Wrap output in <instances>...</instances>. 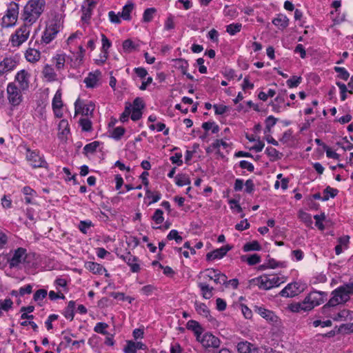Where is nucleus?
I'll list each match as a JSON object with an SVG mask.
<instances>
[{
  "instance_id": "obj_8",
  "label": "nucleus",
  "mask_w": 353,
  "mask_h": 353,
  "mask_svg": "<svg viewBox=\"0 0 353 353\" xmlns=\"http://www.w3.org/2000/svg\"><path fill=\"white\" fill-rule=\"evenodd\" d=\"M61 30V26L57 21H51L47 24L45 30L41 37V43L44 44L50 43L55 39L57 34Z\"/></svg>"
},
{
  "instance_id": "obj_24",
  "label": "nucleus",
  "mask_w": 353,
  "mask_h": 353,
  "mask_svg": "<svg viewBox=\"0 0 353 353\" xmlns=\"http://www.w3.org/2000/svg\"><path fill=\"white\" fill-rule=\"evenodd\" d=\"M41 53L39 50L34 48H28L26 53L25 57L26 60L30 63H35L40 59Z\"/></svg>"
},
{
  "instance_id": "obj_5",
  "label": "nucleus",
  "mask_w": 353,
  "mask_h": 353,
  "mask_svg": "<svg viewBox=\"0 0 353 353\" xmlns=\"http://www.w3.org/2000/svg\"><path fill=\"white\" fill-rule=\"evenodd\" d=\"M19 6L15 2H11L6 10V14L2 18V24L4 27L8 28L14 26L18 18Z\"/></svg>"
},
{
  "instance_id": "obj_26",
  "label": "nucleus",
  "mask_w": 353,
  "mask_h": 353,
  "mask_svg": "<svg viewBox=\"0 0 353 353\" xmlns=\"http://www.w3.org/2000/svg\"><path fill=\"white\" fill-rule=\"evenodd\" d=\"M194 306H195V310L199 314H200L208 319H210V318H211L210 310L205 303L196 301L194 303Z\"/></svg>"
},
{
  "instance_id": "obj_59",
  "label": "nucleus",
  "mask_w": 353,
  "mask_h": 353,
  "mask_svg": "<svg viewBox=\"0 0 353 353\" xmlns=\"http://www.w3.org/2000/svg\"><path fill=\"white\" fill-rule=\"evenodd\" d=\"M221 146H222L223 148H227L228 146V144L225 141H224L223 140L216 139L211 145V147L214 150H216L217 153H219V148H220Z\"/></svg>"
},
{
  "instance_id": "obj_1",
  "label": "nucleus",
  "mask_w": 353,
  "mask_h": 353,
  "mask_svg": "<svg viewBox=\"0 0 353 353\" xmlns=\"http://www.w3.org/2000/svg\"><path fill=\"white\" fill-rule=\"evenodd\" d=\"M46 6V0H28L23 8L21 19L24 23L32 25L44 12Z\"/></svg>"
},
{
  "instance_id": "obj_14",
  "label": "nucleus",
  "mask_w": 353,
  "mask_h": 353,
  "mask_svg": "<svg viewBox=\"0 0 353 353\" xmlns=\"http://www.w3.org/2000/svg\"><path fill=\"white\" fill-rule=\"evenodd\" d=\"M301 292L300 285L298 283L294 282L288 284L279 292V295L283 297H294L298 295Z\"/></svg>"
},
{
  "instance_id": "obj_16",
  "label": "nucleus",
  "mask_w": 353,
  "mask_h": 353,
  "mask_svg": "<svg viewBox=\"0 0 353 353\" xmlns=\"http://www.w3.org/2000/svg\"><path fill=\"white\" fill-rule=\"evenodd\" d=\"M17 61L12 57H6L0 62V76L14 69Z\"/></svg>"
},
{
  "instance_id": "obj_58",
  "label": "nucleus",
  "mask_w": 353,
  "mask_h": 353,
  "mask_svg": "<svg viewBox=\"0 0 353 353\" xmlns=\"http://www.w3.org/2000/svg\"><path fill=\"white\" fill-rule=\"evenodd\" d=\"M277 119L273 116H269L265 119V132H270L271 128L276 124Z\"/></svg>"
},
{
  "instance_id": "obj_64",
  "label": "nucleus",
  "mask_w": 353,
  "mask_h": 353,
  "mask_svg": "<svg viewBox=\"0 0 353 353\" xmlns=\"http://www.w3.org/2000/svg\"><path fill=\"white\" fill-rule=\"evenodd\" d=\"M137 349L134 347L133 341H128L123 347L124 353H137Z\"/></svg>"
},
{
  "instance_id": "obj_62",
  "label": "nucleus",
  "mask_w": 353,
  "mask_h": 353,
  "mask_svg": "<svg viewBox=\"0 0 353 353\" xmlns=\"http://www.w3.org/2000/svg\"><path fill=\"white\" fill-rule=\"evenodd\" d=\"M13 305V302L10 299H6L2 301L0 300V308L4 311L10 310Z\"/></svg>"
},
{
  "instance_id": "obj_4",
  "label": "nucleus",
  "mask_w": 353,
  "mask_h": 353,
  "mask_svg": "<svg viewBox=\"0 0 353 353\" xmlns=\"http://www.w3.org/2000/svg\"><path fill=\"white\" fill-rule=\"evenodd\" d=\"M26 256V250L23 248L10 251L9 254L3 256L8 263L10 268H18L21 263L25 261Z\"/></svg>"
},
{
  "instance_id": "obj_27",
  "label": "nucleus",
  "mask_w": 353,
  "mask_h": 353,
  "mask_svg": "<svg viewBox=\"0 0 353 353\" xmlns=\"http://www.w3.org/2000/svg\"><path fill=\"white\" fill-rule=\"evenodd\" d=\"M272 23L280 29L285 28L289 24L288 18L283 14H279L272 20Z\"/></svg>"
},
{
  "instance_id": "obj_22",
  "label": "nucleus",
  "mask_w": 353,
  "mask_h": 353,
  "mask_svg": "<svg viewBox=\"0 0 353 353\" xmlns=\"http://www.w3.org/2000/svg\"><path fill=\"white\" fill-rule=\"evenodd\" d=\"M198 287L199 288L201 295L205 299H210L213 296L214 288L210 286L208 283L204 282L198 283Z\"/></svg>"
},
{
  "instance_id": "obj_3",
  "label": "nucleus",
  "mask_w": 353,
  "mask_h": 353,
  "mask_svg": "<svg viewBox=\"0 0 353 353\" xmlns=\"http://www.w3.org/2000/svg\"><path fill=\"white\" fill-rule=\"evenodd\" d=\"M254 283L261 289L268 290L278 287L285 281L284 276L264 274L252 280Z\"/></svg>"
},
{
  "instance_id": "obj_32",
  "label": "nucleus",
  "mask_w": 353,
  "mask_h": 353,
  "mask_svg": "<svg viewBox=\"0 0 353 353\" xmlns=\"http://www.w3.org/2000/svg\"><path fill=\"white\" fill-rule=\"evenodd\" d=\"M175 182L178 186H184L190 183V180L188 175L179 174L175 177Z\"/></svg>"
},
{
  "instance_id": "obj_54",
  "label": "nucleus",
  "mask_w": 353,
  "mask_h": 353,
  "mask_svg": "<svg viewBox=\"0 0 353 353\" xmlns=\"http://www.w3.org/2000/svg\"><path fill=\"white\" fill-rule=\"evenodd\" d=\"M246 261L250 265H254L259 263L261 261V257L257 254L247 255Z\"/></svg>"
},
{
  "instance_id": "obj_35",
  "label": "nucleus",
  "mask_w": 353,
  "mask_h": 353,
  "mask_svg": "<svg viewBox=\"0 0 353 353\" xmlns=\"http://www.w3.org/2000/svg\"><path fill=\"white\" fill-rule=\"evenodd\" d=\"M99 145L100 142L97 141L86 144L83 148V152L85 154H93L94 152H96Z\"/></svg>"
},
{
  "instance_id": "obj_34",
  "label": "nucleus",
  "mask_w": 353,
  "mask_h": 353,
  "mask_svg": "<svg viewBox=\"0 0 353 353\" xmlns=\"http://www.w3.org/2000/svg\"><path fill=\"white\" fill-rule=\"evenodd\" d=\"M305 306H307V305H306L305 300H303L301 303H296L291 304L290 305V309L293 312H300L301 311H303V312L310 311L309 310H307Z\"/></svg>"
},
{
  "instance_id": "obj_2",
  "label": "nucleus",
  "mask_w": 353,
  "mask_h": 353,
  "mask_svg": "<svg viewBox=\"0 0 353 353\" xmlns=\"http://www.w3.org/2000/svg\"><path fill=\"white\" fill-rule=\"evenodd\" d=\"M352 294H353V283H345L338 287L332 292V296L329 301L322 307L323 312L327 313L330 307L347 302Z\"/></svg>"
},
{
  "instance_id": "obj_61",
  "label": "nucleus",
  "mask_w": 353,
  "mask_h": 353,
  "mask_svg": "<svg viewBox=\"0 0 353 353\" xmlns=\"http://www.w3.org/2000/svg\"><path fill=\"white\" fill-rule=\"evenodd\" d=\"M314 219L316 220L315 225L316 226L321 230H323L324 229V225L322 223V221H323L325 219V215L324 213H322L321 214H316L314 216Z\"/></svg>"
},
{
  "instance_id": "obj_13",
  "label": "nucleus",
  "mask_w": 353,
  "mask_h": 353,
  "mask_svg": "<svg viewBox=\"0 0 353 353\" xmlns=\"http://www.w3.org/2000/svg\"><path fill=\"white\" fill-rule=\"evenodd\" d=\"M254 310L268 323L272 325L278 323L279 317L272 311L259 306H255Z\"/></svg>"
},
{
  "instance_id": "obj_38",
  "label": "nucleus",
  "mask_w": 353,
  "mask_h": 353,
  "mask_svg": "<svg viewBox=\"0 0 353 353\" xmlns=\"http://www.w3.org/2000/svg\"><path fill=\"white\" fill-rule=\"evenodd\" d=\"M52 109H55L57 108H62L63 102L61 100V92L60 90H58L52 99Z\"/></svg>"
},
{
  "instance_id": "obj_44",
  "label": "nucleus",
  "mask_w": 353,
  "mask_h": 353,
  "mask_svg": "<svg viewBox=\"0 0 353 353\" xmlns=\"http://www.w3.org/2000/svg\"><path fill=\"white\" fill-rule=\"evenodd\" d=\"M154 8H150L145 10L143 14V21L144 22H150L152 20L154 13L156 12Z\"/></svg>"
},
{
  "instance_id": "obj_41",
  "label": "nucleus",
  "mask_w": 353,
  "mask_h": 353,
  "mask_svg": "<svg viewBox=\"0 0 353 353\" xmlns=\"http://www.w3.org/2000/svg\"><path fill=\"white\" fill-rule=\"evenodd\" d=\"M122 46L123 51L128 53L134 51L137 48V46L131 39L125 40Z\"/></svg>"
},
{
  "instance_id": "obj_21",
  "label": "nucleus",
  "mask_w": 353,
  "mask_h": 353,
  "mask_svg": "<svg viewBox=\"0 0 353 353\" xmlns=\"http://www.w3.org/2000/svg\"><path fill=\"white\" fill-rule=\"evenodd\" d=\"M186 327L188 330L194 332L197 340H200L203 330L199 322L194 320H190L187 323Z\"/></svg>"
},
{
  "instance_id": "obj_30",
  "label": "nucleus",
  "mask_w": 353,
  "mask_h": 353,
  "mask_svg": "<svg viewBox=\"0 0 353 353\" xmlns=\"http://www.w3.org/2000/svg\"><path fill=\"white\" fill-rule=\"evenodd\" d=\"M43 74L44 77L49 81L57 80V74L51 66L46 65L43 68Z\"/></svg>"
},
{
  "instance_id": "obj_49",
  "label": "nucleus",
  "mask_w": 353,
  "mask_h": 353,
  "mask_svg": "<svg viewBox=\"0 0 353 353\" xmlns=\"http://www.w3.org/2000/svg\"><path fill=\"white\" fill-rule=\"evenodd\" d=\"M299 217L307 225H310L312 223L311 215L305 212L300 211L299 212Z\"/></svg>"
},
{
  "instance_id": "obj_46",
  "label": "nucleus",
  "mask_w": 353,
  "mask_h": 353,
  "mask_svg": "<svg viewBox=\"0 0 353 353\" xmlns=\"http://www.w3.org/2000/svg\"><path fill=\"white\" fill-rule=\"evenodd\" d=\"M152 219L156 224H161L164 221L163 212L161 209H157L152 216Z\"/></svg>"
},
{
  "instance_id": "obj_15",
  "label": "nucleus",
  "mask_w": 353,
  "mask_h": 353,
  "mask_svg": "<svg viewBox=\"0 0 353 353\" xmlns=\"http://www.w3.org/2000/svg\"><path fill=\"white\" fill-rule=\"evenodd\" d=\"M30 74L25 70L18 72L15 76V81L19 83V88L26 90L29 88Z\"/></svg>"
},
{
  "instance_id": "obj_6",
  "label": "nucleus",
  "mask_w": 353,
  "mask_h": 353,
  "mask_svg": "<svg viewBox=\"0 0 353 353\" xmlns=\"http://www.w3.org/2000/svg\"><path fill=\"white\" fill-rule=\"evenodd\" d=\"M31 26L24 23L19 28H18L14 34L12 35L10 41L13 46H19L24 43L29 37Z\"/></svg>"
},
{
  "instance_id": "obj_37",
  "label": "nucleus",
  "mask_w": 353,
  "mask_h": 353,
  "mask_svg": "<svg viewBox=\"0 0 353 353\" xmlns=\"http://www.w3.org/2000/svg\"><path fill=\"white\" fill-rule=\"evenodd\" d=\"M261 250V245L257 241H252L244 244V252L259 251Z\"/></svg>"
},
{
  "instance_id": "obj_12",
  "label": "nucleus",
  "mask_w": 353,
  "mask_h": 353,
  "mask_svg": "<svg viewBox=\"0 0 353 353\" xmlns=\"http://www.w3.org/2000/svg\"><path fill=\"white\" fill-rule=\"evenodd\" d=\"M197 341H199L205 348L212 347L214 349H216L219 347L221 344L219 339L210 332H206L202 334L200 340Z\"/></svg>"
},
{
  "instance_id": "obj_11",
  "label": "nucleus",
  "mask_w": 353,
  "mask_h": 353,
  "mask_svg": "<svg viewBox=\"0 0 353 353\" xmlns=\"http://www.w3.org/2000/svg\"><path fill=\"white\" fill-rule=\"evenodd\" d=\"M203 273L206 278H208L209 280H212L216 284L222 285L227 283V276L221 273L219 270L208 268Z\"/></svg>"
},
{
  "instance_id": "obj_29",
  "label": "nucleus",
  "mask_w": 353,
  "mask_h": 353,
  "mask_svg": "<svg viewBox=\"0 0 353 353\" xmlns=\"http://www.w3.org/2000/svg\"><path fill=\"white\" fill-rule=\"evenodd\" d=\"M92 227L94 224L90 220L80 221L78 225V229L84 234H87Z\"/></svg>"
},
{
  "instance_id": "obj_52",
  "label": "nucleus",
  "mask_w": 353,
  "mask_h": 353,
  "mask_svg": "<svg viewBox=\"0 0 353 353\" xmlns=\"http://www.w3.org/2000/svg\"><path fill=\"white\" fill-rule=\"evenodd\" d=\"M131 109L142 110L145 108V104L143 99L140 97H137L134 101L133 103L131 104Z\"/></svg>"
},
{
  "instance_id": "obj_17",
  "label": "nucleus",
  "mask_w": 353,
  "mask_h": 353,
  "mask_svg": "<svg viewBox=\"0 0 353 353\" xmlns=\"http://www.w3.org/2000/svg\"><path fill=\"white\" fill-rule=\"evenodd\" d=\"M130 267L132 272H138L140 270V265L137 263L138 259L132 255L130 252L120 256Z\"/></svg>"
},
{
  "instance_id": "obj_57",
  "label": "nucleus",
  "mask_w": 353,
  "mask_h": 353,
  "mask_svg": "<svg viewBox=\"0 0 353 353\" xmlns=\"http://www.w3.org/2000/svg\"><path fill=\"white\" fill-rule=\"evenodd\" d=\"M108 327V325L107 323L99 322L96 324L94 330L99 334H108V332L105 330Z\"/></svg>"
},
{
  "instance_id": "obj_45",
  "label": "nucleus",
  "mask_w": 353,
  "mask_h": 353,
  "mask_svg": "<svg viewBox=\"0 0 353 353\" xmlns=\"http://www.w3.org/2000/svg\"><path fill=\"white\" fill-rule=\"evenodd\" d=\"M55 67L57 70H61L64 68L65 62V54H57L54 58Z\"/></svg>"
},
{
  "instance_id": "obj_9",
  "label": "nucleus",
  "mask_w": 353,
  "mask_h": 353,
  "mask_svg": "<svg viewBox=\"0 0 353 353\" xmlns=\"http://www.w3.org/2000/svg\"><path fill=\"white\" fill-rule=\"evenodd\" d=\"M6 91L8 100L12 106H17L21 103L23 100L21 91L23 90L19 88L15 83H9Z\"/></svg>"
},
{
  "instance_id": "obj_18",
  "label": "nucleus",
  "mask_w": 353,
  "mask_h": 353,
  "mask_svg": "<svg viewBox=\"0 0 353 353\" xmlns=\"http://www.w3.org/2000/svg\"><path fill=\"white\" fill-rule=\"evenodd\" d=\"M228 247L223 246L219 249H216L212 252H208L206 255V259L208 261H213L215 259H220L223 258L229 251Z\"/></svg>"
},
{
  "instance_id": "obj_47",
  "label": "nucleus",
  "mask_w": 353,
  "mask_h": 353,
  "mask_svg": "<svg viewBox=\"0 0 353 353\" xmlns=\"http://www.w3.org/2000/svg\"><path fill=\"white\" fill-rule=\"evenodd\" d=\"M242 28L241 23H232L227 26L226 31L231 35H234L236 32L241 31Z\"/></svg>"
},
{
  "instance_id": "obj_50",
  "label": "nucleus",
  "mask_w": 353,
  "mask_h": 353,
  "mask_svg": "<svg viewBox=\"0 0 353 353\" xmlns=\"http://www.w3.org/2000/svg\"><path fill=\"white\" fill-rule=\"evenodd\" d=\"M125 133V129L123 127L115 128L111 134V137L115 140H119Z\"/></svg>"
},
{
  "instance_id": "obj_48",
  "label": "nucleus",
  "mask_w": 353,
  "mask_h": 353,
  "mask_svg": "<svg viewBox=\"0 0 353 353\" xmlns=\"http://www.w3.org/2000/svg\"><path fill=\"white\" fill-rule=\"evenodd\" d=\"M301 77H297V76H293L288 80H287L286 83L287 85L290 88H296L297 87L301 82Z\"/></svg>"
},
{
  "instance_id": "obj_25",
  "label": "nucleus",
  "mask_w": 353,
  "mask_h": 353,
  "mask_svg": "<svg viewBox=\"0 0 353 353\" xmlns=\"http://www.w3.org/2000/svg\"><path fill=\"white\" fill-rule=\"evenodd\" d=\"M85 268L94 274H101L103 271L106 272V270L101 265L92 261L86 262Z\"/></svg>"
},
{
  "instance_id": "obj_51",
  "label": "nucleus",
  "mask_w": 353,
  "mask_h": 353,
  "mask_svg": "<svg viewBox=\"0 0 353 353\" xmlns=\"http://www.w3.org/2000/svg\"><path fill=\"white\" fill-rule=\"evenodd\" d=\"M168 240H175L177 243H180L183 238L179 234V232L176 230H172L167 236Z\"/></svg>"
},
{
  "instance_id": "obj_42",
  "label": "nucleus",
  "mask_w": 353,
  "mask_h": 353,
  "mask_svg": "<svg viewBox=\"0 0 353 353\" xmlns=\"http://www.w3.org/2000/svg\"><path fill=\"white\" fill-rule=\"evenodd\" d=\"M59 131L62 135H67L70 133L69 124L66 119H62L60 121L58 125Z\"/></svg>"
},
{
  "instance_id": "obj_60",
  "label": "nucleus",
  "mask_w": 353,
  "mask_h": 353,
  "mask_svg": "<svg viewBox=\"0 0 353 353\" xmlns=\"http://www.w3.org/2000/svg\"><path fill=\"white\" fill-rule=\"evenodd\" d=\"M101 42H102V51L107 54L108 52V50L111 47V42L108 39V37L104 35V34H102L101 35Z\"/></svg>"
},
{
  "instance_id": "obj_23",
  "label": "nucleus",
  "mask_w": 353,
  "mask_h": 353,
  "mask_svg": "<svg viewBox=\"0 0 353 353\" xmlns=\"http://www.w3.org/2000/svg\"><path fill=\"white\" fill-rule=\"evenodd\" d=\"M76 307V303L74 301H70L68 305L62 312V314L70 321H72L74 317V310Z\"/></svg>"
},
{
  "instance_id": "obj_40",
  "label": "nucleus",
  "mask_w": 353,
  "mask_h": 353,
  "mask_svg": "<svg viewBox=\"0 0 353 353\" xmlns=\"http://www.w3.org/2000/svg\"><path fill=\"white\" fill-rule=\"evenodd\" d=\"M334 70L338 73L337 77L341 79L347 81L350 77V73L345 68L335 66Z\"/></svg>"
},
{
  "instance_id": "obj_20",
  "label": "nucleus",
  "mask_w": 353,
  "mask_h": 353,
  "mask_svg": "<svg viewBox=\"0 0 353 353\" xmlns=\"http://www.w3.org/2000/svg\"><path fill=\"white\" fill-rule=\"evenodd\" d=\"M74 105H75V114H79V113H81L82 115H84V116H89V115H92V112L94 110V105L92 104H88V105H85L83 106H82L79 102V100H77L75 103H74Z\"/></svg>"
},
{
  "instance_id": "obj_10",
  "label": "nucleus",
  "mask_w": 353,
  "mask_h": 353,
  "mask_svg": "<svg viewBox=\"0 0 353 353\" xmlns=\"http://www.w3.org/2000/svg\"><path fill=\"white\" fill-rule=\"evenodd\" d=\"M327 293L320 291H313L310 292L305 299L307 306L306 308L310 311L315 306L319 305L326 300Z\"/></svg>"
},
{
  "instance_id": "obj_56",
  "label": "nucleus",
  "mask_w": 353,
  "mask_h": 353,
  "mask_svg": "<svg viewBox=\"0 0 353 353\" xmlns=\"http://www.w3.org/2000/svg\"><path fill=\"white\" fill-rule=\"evenodd\" d=\"M79 123L83 131L89 132L92 130V122L88 119H81Z\"/></svg>"
},
{
  "instance_id": "obj_36",
  "label": "nucleus",
  "mask_w": 353,
  "mask_h": 353,
  "mask_svg": "<svg viewBox=\"0 0 353 353\" xmlns=\"http://www.w3.org/2000/svg\"><path fill=\"white\" fill-rule=\"evenodd\" d=\"M145 196L146 198L151 199V201L149 202L148 205H151L159 201L161 198V194L159 192H156L154 193L149 189L146 190Z\"/></svg>"
},
{
  "instance_id": "obj_43",
  "label": "nucleus",
  "mask_w": 353,
  "mask_h": 353,
  "mask_svg": "<svg viewBox=\"0 0 353 353\" xmlns=\"http://www.w3.org/2000/svg\"><path fill=\"white\" fill-rule=\"evenodd\" d=\"M239 199L240 196H239L238 199H231L228 201L231 210L234 212L239 213L242 211V208L239 203Z\"/></svg>"
},
{
  "instance_id": "obj_53",
  "label": "nucleus",
  "mask_w": 353,
  "mask_h": 353,
  "mask_svg": "<svg viewBox=\"0 0 353 353\" xmlns=\"http://www.w3.org/2000/svg\"><path fill=\"white\" fill-rule=\"evenodd\" d=\"M258 347L251 343L244 341V353H258Z\"/></svg>"
},
{
  "instance_id": "obj_31",
  "label": "nucleus",
  "mask_w": 353,
  "mask_h": 353,
  "mask_svg": "<svg viewBox=\"0 0 353 353\" xmlns=\"http://www.w3.org/2000/svg\"><path fill=\"white\" fill-rule=\"evenodd\" d=\"M134 8V4L132 3H129L125 5L123 7L122 12H120L121 17L124 20L129 21L130 20V13Z\"/></svg>"
},
{
  "instance_id": "obj_39",
  "label": "nucleus",
  "mask_w": 353,
  "mask_h": 353,
  "mask_svg": "<svg viewBox=\"0 0 353 353\" xmlns=\"http://www.w3.org/2000/svg\"><path fill=\"white\" fill-rule=\"evenodd\" d=\"M48 292L45 289H39L37 290L34 295H33V300L35 302H37L39 305H41L40 304V301H42L47 296Z\"/></svg>"
},
{
  "instance_id": "obj_33",
  "label": "nucleus",
  "mask_w": 353,
  "mask_h": 353,
  "mask_svg": "<svg viewBox=\"0 0 353 353\" xmlns=\"http://www.w3.org/2000/svg\"><path fill=\"white\" fill-rule=\"evenodd\" d=\"M339 192V190L337 189H334L332 188H330V186H327L324 190H323V196L322 198V201H327L330 197L334 198L335 197Z\"/></svg>"
},
{
  "instance_id": "obj_7",
  "label": "nucleus",
  "mask_w": 353,
  "mask_h": 353,
  "mask_svg": "<svg viewBox=\"0 0 353 353\" xmlns=\"http://www.w3.org/2000/svg\"><path fill=\"white\" fill-rule=\"evenodd\" d=\"M26 159L33 168H43L48 170L49 165L45 160L43 155H40L39 152L35 150L27 149Z\"/></svg>"
},
{
  "instance_id": "obj_55",
  "label": "nucleus",
  "mask_w": 353,
  "mask_h": 353,
  "mask_svg": "<svg viewBox=\"0 0 353 353\" xmlns=\"http://www.w3.org/2000/svg\"><path fill=\"white\" fill-rule=\"evenodd\" d=\"M131 103H127L123 112L121 114L120 120L121 122H125L128 120V117L131 114Z\"/></svg>"
},
{
  "instance_id": "obj_63",
  "label": "nucleus",
  "mask_w": 353,
  "mask_h": 353,
  "mask_svg": "<svg viewBox=\"0 0 353 353\" xmlns=\"http://www.w3.org/2000/svg\"><path fill=\"white\" fill-rule=\"evenodd\" d=\"M108 17L110 22L116 24H119L121 22L120 17V12L116 14L114 11H110L108 12Z\"/></svg>"
},
{
  "instance_id": "obj_19",
  "label": "nucleus",
  "mask_w": 353,
  "mask_h": 353,
  "mask_svg": "<svg viewBox=\"0 0 353 353\" xmlns=\"http://www.w3.org/2000/svg\"><path fill=\"white\" fill-rule=\"evenodd\" d=\"M101 72L96 70L94 72H90L88 76L85 78L83 82L87 88H94L97 85L101 76Z\"/></svg>"
},
{
  "instance_id": "obj_28",
  "label": "nucleus",
  "mask_w": 353,
  "mask_h": 353,
  "mask_svg": "<svg viewBox=\"0 0 353 353\" xmlns=\"http://www.w3.org/2000/svg\"><path fill=\"white\" fill-rule=\"evenodd\" d=\"M265 154L270 158L272 161L281 159L283 157L282 153L272 147L266 148Z\"/></svg>"
}]
</instances>
